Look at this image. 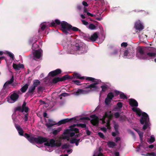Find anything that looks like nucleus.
<instances>
[{
    "label": "nucleus",
    "mask_w": 156,
    "mask_h": 156,
    "mask_svg": "<svg viewBox=\"0 0 156 156\" xmlns=\"http://www.w3.org/2000/svg\"><path fill=\"white\" fill-rule=\"evenodd\" d=\"M114 97L112 92H109L107 95V98L110 99L112 100L113 98Z\"/></svg>",
    "instance_id": "obj_30"
},
{
    "label": "nucleus",
    "mask_w": 156,
    "mask_h": 156,
    "mask_svg": "<svg viewBox=\"0 0 156 156\" xmlns=\"http://www.w3.org/2000/svg\"><path fill=\"white\" fill-rule=\"evenodd\" d=\"M85 80L94 83L90 85H88L89 83H84V84L86 86L84 85L83 86V87H85V89H78L77 91L73 93L75 95L79 96L80 94H87L90 92H97L99 91V87L97 86L99 83L96 81V79L91 77H86Z\"/></svg>",
    "instance_id": "obj_1"
},
{
    "label": "nucleus",
    "mask_w": 156,
    "mask_h": 156,
    "mask_svg": "<svg viewBox=\"0 0 156 156\" xmlns=\"http://www.w3.org/2000/svg\"><path fill=\"white\" fill-rule=\"evenodd\" d=\"M36 137H34L32 136H30L28 140L31 143H34L36 142Z\"/></svg>",
    "instance_id": "obj_31"
},
{
    "label": "nucleus",
    "mask_w": 156,
    "mask_h": 156,
    "mask_svg": "<svg viewBox=\"0 0 156 156\" xmlns=\"http://www.w3.org/2000/svg\"><path fill=\"white\" fill-rule=\"evenodd\" d=\"M76 126V124H74L69 126V128H70L71 132H75V133H79V129L77 128H75Z\"/></svg>",
    "instance_id": "obj_20"
},
{
    "label": "nucleus",
    "mask_w": 156,
    "mask_h": 156,
    "mask_svg": "<svg viewBox=\"0 0 156 156\" xmlns=\"http://www.w3.org/2000/svg\"><path fill=\"white\" fill-rule=\"evenodd\" d=\"M15 127L18 131L19 134L21 136H23L24 131L20 126L18 124H16Z\"/></svg>",
    "instance_id": "obj_17"
},
{
    "label": "nucleus",
    "mask_w": 156,
    "mask_h": 156,
    "mask_svg": "<svg viewBox=\"0 0 156 156\" xmlns=\"http://www.w3.org/2000/svg\"><path fill=\"white\" fill-rule=\"evenodd\" d=\"M29 109V108L27 107H25L24 108H22V112L24 111L25 112L27 113L28 112Z\"/></svg>",
    "instance_id": "obj_46"
},
{
    "label": "nucleus",
    "mask_w": 156,
    "mask_h": 156,
    "mask_svg": "<svg viewBox=\"0 0 156 156\" xmlns=\"http://www.w3.org/2000/svg\"><path fill=\"white\" fill-rule=\"evenodd\" d=\"M128 44L126 42H123L121 44V46L124 47H126L127 46Z\"/></svg>",
    "instance_id": "obj_57"
},
{
    "label": "nucleus",
    "mask_w": 156,
    "mask_h": 156,
    "mask_svg": "<svg viewBox=\"0 0 156 156\" xmlns=\"http://www.w3.org/2000/svg\"><path fill=\"white\" fill-rule=\"evenodd\" d=\"M61 129L60 128L58 129H57L54 130L52 132V133L54 135H57L58 133L61 131Z\"/></svg>",
    "instance_id": "obj_39"
},
{
    "label": "nucleus",
    "mask_w": 156,
    "mask_h": 156,
    "mask_svg": "<svg viewBox=\"0 0 156 156\" xmlns=\"http://www.w3.org/2000/svg\"><path fill=\"white\" fill-rule=\"evenodd\" d=\"M7 55L11 58H14V55L13 54L11 53V52L8 51L7 52Z\"/></svg>",
    "instance_id": "obj_52"
},
{
    "label": "nucleus",
    "mask_w": 156,
    "mask_h": 156,
    "mask_svg": "<svg viewBox=\"0 0 156 156\" xmlns=\"http://www.w3.org/2000/svg\"><path fill=\"white\" fill-rule=\"evenodd\" d=\"M120 97L121 99H127V97L126 95H125L124 93L123 92H121L120 94Z\"/></svg>",
    "instance_id": "obj_36"
},
{
    "label": "nucleus",
    "mask_w": 156,
    "mask_h": 156,
    "mask_svg": "<svg viewBox=\"0 0 156 156\" xmlns=\"http://www.w3.org/2000/svg\"><path fill=\"white\" fill-rule=\"evenodd\" d=\"M71 131L70 128L69 129H66L65 130L64 132V134H69Z\"/></svg>",
    "instance_id": "obj_49"
},
{
    "label": "nucleus",
    "mask_w": 156,
    "mask_h": 156,
    "mask_svg": "<svg viewBox=\"0 0 156 156\" xmlns=\"http://www.w3.org/2000/svg\"><path fill=\"white\" fill-rule=\"evenodd\" d=\"M46 26L45 25L43 24L41 26L40 29H39L38 30V32H40L41 30L42 31H43L46 28Z\"/></svg>",
    "instance_id": "obj_44"
},
{
    "label": "nucleus",
    "mask_w": 156,
    "mask_h": 156,
    "mask_svg": "<svg viewBox=\"0 0 156 156\" xmlns=\"http://www.w3.org/2000/svg\"><path fill=\"white\" fill-rule=\"evenodd\" d=\"M98 37V32H96L91 35L89 39L91 41L94 42L95 41Z\"/></svg>",
    "instance_id": "obj_21"
},
{
    "label": "nucleus",
    "mask_w": 156,
    "mask_h": 156,
    "mask_svg": "<svg viewBox=\"0 0 156 156\" xmlns=\"http://www.w3.org/2000/svg\"><path fill=\"white\" fill-rule=\"evenodd\" d=\"M111 116V115H108L107 112H105V115L103 116L102 118V120L104 119L105 120V119L106 117L109 118Z\"/></svg>",
    "instance_id": "obj_45"
},
{
    "label": "nucleus",
    "mask_w": 156,
    "mask_h": 156,
    "mask_svg": "<svg viewBox=\"0 0 156 156\" xmlns=\"http://www.w3.org/2000/svg\"><path fill=\"white\" fill-rule=\"evenodd\" d=\"M44 145L48 147H59L61 145V143L60 141L56 142L53 139H50L49 140V142H46L44 143Z\"/></svg>",
    "instance_id": "obj_7"
},
{
    "label": "nucleus",
    "mask_w": 156,
    "mask_h": 156,
    "mask_svg": "<svg viewBox=\"0 0 156 156\" xmlns=\"http://www.w3.org/2000/svg\"><path fill=\"white\" fill-rule=\"evenodd\" d=\"M13 67L16 70H19L20 68H24V65L22 64H17L13 63L12 65Z\"/></svg>",
    "instance_id": "obj_19"
},
{
    "label": "nucleus",
    "mask_w": 156,
    "mask_h": 156,
    "mask_svg": "<svg viewBox=\"0 0 156 156\" xmlns=\"http://www.w3.org/2000/svg\"><path fill=\"white\" fill-rule=\"evenodd\" d=\"M42 51L41 49H38L34 51L33 53L34 59L36 60L40 58L42 56Z\"/></svg>",
    "instance_id": "obj_11"
},
{
    "label": "nucleus",
    "mask_w": 156,
    "mask_h": 156,
    "mask_svg": "<svg viewBox=\"0 0 156 156\" xmlns=\"http://www.w3.org/2000/svg\"><path fill=\"white\" fill-rule=\"evenodd\" d=\"M106 126L108 129H110L111 127L110 126V123L109 121H108L106 123Z\"/></svg>",
    "instance_id": "obj_59"
},
{
    "label": "nucleus",
    "mask_w": 156,
    "mask_h": 156,
    "mask_svg": "<svg viewBox=\"0 0 156 156\" xmlns=\"http://www.w3.org/2000/svg\"><path fill=\"white\" fill-rule=\"evenodd\" d=\"M19 97V95L17 93H14L11 95L10 98L12 101L13 102H14L17 101Z\"/></svg>",
    "instance_id": "obj_16"
},
{
    "label": "nucleus",
    "mask_w": 156,
    "mask_h": 156,
    "mask_svg": "<svg viewBox=\"0 0 156 156\" xmlns=\"http://www.w3.org/2000/svg\"><path fill=\"white\" fill-rule=\"evenodd\" d=\"M140 122L142 124L144 125L143 128L144 130H145L149 126V118L148 115L145 112H143L142 114V117L140 119Z\"/></svg>",
    "instance_id": "obj_4"
},
{
    "label": "nucleus",
    "mask_w": 156,
    "mask_h": 156,
    "mask_svg": "<svg viewBox=\"0 0 156 156\" xmlns=\"http://www.w3.org/2000/svg\"><path fill=\"white\" fill-rule=\"evenodd\" d=\"M137 133L139 136L140 140L142 141L143 137L144 135L143 132H141L140 130H139V131H138Z\"/></svg>",
    "instance_id": "obj_34"
},
{
    "label": "nucleus",
    "mask_w": 156,
    "mask_h": 156,
    "mask_svg": "<svg viewBox=\"0 0 156 156\" xmlns=\"http://www.w3.org/2000/svg\"><path fill=\"white\" fill-rule=\"evenodd\" d=\"M55 123H50V122H48V123H47L46 124V126L48 128H51V127L53 126L54 125H55Z\"/></svg>",
    "instance_id": "obj_43"
},
{
    "label": "nucleus",
    "mask_w": 156,
    "mask_h": 156,
    "mask_svg": "<svg viewBox=\"0 0 156 156\" xmlns=\"http://www.w3.org/2000/svg\"><path fill=\"white\" fill-rule=\"evenodd\" d=\"M75 132H70L69 134L70 136L72 137H73L74 136H75Z\"/></svg>",
    "instance_id": "obj_64"
},
{
    "label": "nucleus",
    "mask_w": 156,
    "mask_h": 156,
    "mask_svg": "<svg viewBox=\"0 0 156 156\" xmlns=\"http://www.w3.org/2000/svg\"><path fill=\"white\" fill-rule=\"evenodd\" d=\"M76 125L77 127H80L82 128H85L86 129L87 128L86 127V125L85 124L77 123L76 124Z\"/></svg>",
    "instance_id": "obj_33"
},
{
    "label": "nucleus",
    "mask_w": 156,
    "mask_h": 156,
    "mask_svg": "<svg viewBox=\"0 0 156 156\" xmlns=\"http://www.w3.org/2000/svg\"><path fill=\"white\" fill-rule=\"evenodd\" d=\"M72 82H73L74 84L77 85H81L80 83V81L79 80H73V81Z\"/></svg>",
    "instance_id": "obj_48"
},
{
    "label": "nucleus",
    "mask_w": 156,
    "mask_h": 156,
    "mask_svg": "<svg viewBox=\"0 0 156 156\" xmlns=\"http://www.w3.org/2000/svg\"><path fill=\"white\" fill-rule=\"evenodd\" d=\"M98 136L101 138L104 139L105 137L103 134L101 132H98Z\"/></svg>",
    "instance_id": "obj_50"
},
{
    "label": "nucleus",
    "mask_w": 156,
    "mask_h": 156,
    "mask_svg": "<svg viewBox=\"0 0 156 156\" xmlns=\"http://www.w3.org/2000/svg\"><path fill=\"white\" fill-rule=\"evenodd\" d=\"M74 49L78 53L80 54L84 53L87 52V47L84 44L81 45V44L76 43L73 46Z\"/></svg>",
    "instance_id": "obj_5"
},
{
    "label": "nucleus",
    "mask_w": 156,
    "mask_h": 156,
    "mask_svg": "<svg viewBox=\"0 0 156 156\" xmlns=\"http://www.w3.org/2000/svg\"><path fill=\"white\" fill-rule=\"evenodd\" d=\"M28 114H26L25 115L24 117V121L25 122H27V121L28 119Z\"/></svg>",
    "instance_id": "obj_55"
},
{
    "label": "nucleus",
    "mask_w": 156,
    "mask_h": 156,
    "mask_svg": "<svg viewBox=\"0 0 156 156\" xmlns=\"http://www.w3.org/2000/svg\"><path fill=\"white\" fill-rule=\"evenodd\" d=\"M29 85L28 84H26L20 89V90L23 93L25 92L28 88Z\"/></svg>",
    "instance_id": "obj_26"
},
{
    "label": "nucleus",
    "mask_w": 156,
    "mask_h": 156,
    "mask_svg": "<svg viewBox=\"0 0 156 156\" xmlns=\"http://www.w3.org/2000/svg\"><path fill=\"white\" fill-rule=\"evenodd\" d=\"M35 88H36L34 87L32 85L31 86L29 87L28 90V91L27 93H33L34 92Z\"/></svg>",
    "instance_id": "obj_28"
},
{
    "label": "nucleus",
    "mask_w": 156,
    "mask_h": 156,
    "mask_svg": "<svg viewBox=\"0 0 156 156\" xmlns=\"http://www.w3.org/2000/svg\"><path fill=\"white\" fill-rule=\"evenodd\" d=\"M25 138L27 139L28 140L30 137V135L27 133H24V135L23 134V136Z\"/></svg>",
    "instance_id": "obj_60"
},
{
    "label": "nucleus",
    "mask_w": 156,
    "mask_h": 156,
    "mask_svg": "<svg viewBox=\"0 0 156 156\" xmlns=\"http://www.w3.org/2000/svg\"><path fill=\"white\" fill-rule=\"evenodd\" d=\"M81 21L83 24L85 25H87L88 24V22L85 20H82Z\"/></svg>",
    "instance_id": "obj_61"
},
{
    "label": "nucleus",
    "mask_w": 156,
    "mask_h": 156,
    "mask_svg": "<svg viewBox=\"0 0 156 156\" xmlns=\"http://www.w3.org/2000/svg\"><path fill=\"white\" fill-rule=\"evenodd\" d=\"M134 52L133 51H131L130 49L128 48L124 51V53L123 54V55L122 56L124 58H126L127 56L128 57L129 56L133 57L134 56Z\"/></svg>",
    "instance_id": "obj_12"
},
{
    "label": "nucleus",
    "mask_w": 156,
    "mask_h": 156,
    "mask_svg": "<svg viewBox=\"0 0 156 156\" xmlns=\"http://www.w3.org/2000/svg\"><path fill=\"white\" fill-rule=\"evenodd\" d=\"M72 121H74L75 122L76 121V119L75 117L70 119L67 118L61 120L59 121L57 124L58 126H60L62 124H64L67 122Z\"/></svg>",
    "instance_id": "obj_10"
},
{
    "label": "nucleus",
    "mask_w": 156,
    "mask_h": 156,
    "mask_svg": "<svg viewBox=\"0 0 156 156\" xmlns=\"http://www.w3.org/2000/svg\"><path fill=\"white\" fill-rule=\"evenodd\" d=\"M114 92L115 94V96H118L120 94V93H121V92H120V91L117 90H115Z\"/></svg>",
    "instance_id": "obj_62"
},
{
    "label": "nucleus",
    "mask_w": 156,
    "mask_h": 156,
    "mask_svg": "<svg viewBox=\"0 0 156 156\" xmlns=\"http://www.w3.org/2000/svg\"><path fill=\"white\" fill-rule=\"evenodd\" d=\"M72 30L73 31H78L80 33L81 32V31L80 30L74 27H73Z\"/></svg>",
    "instance_id": "obj_47"
},
{
    "label": "nucleus",
    "mask_w": 156,
    "mask_h": 156,
    "mask_svg": "<svg viewBox=\"0 0 156 156\" xmlns=\"http://www.w3.org/2000/svg\"><path fill=\"white\" fill-rule=\"evenodd\" d=\"M136 29L139 31H141L144 28V27L142 24L139 22H136L135 25Z\"/></svg>",
    "instance_id": "obj_15"
},
{
    "label": "nucleus",
    "mask_w": 156,
    "mask_h": 156,
    "mask_svg": "<svg viewBox=\"0 0 156 156\" xmlns=\"http://www.w3.org/2000/svg\"><path fill=\"white\" fill-rule=\"evenodd\" d=\"M88 28L91 30H93L96 29V26L93 24H90Z\"/></svg>",
    "instance_id": "obj_41"
},
{
    "label": "nucleus",
    "mask_w": 156,
    "mask_h": 156,
    "mask_svg": "<svg viewBox=\"0 0 156 156\" xmlns=\"http://www.w3.org/2000/svg\"><path fill=\"white\" fill-rule=\"evenodd\" d=\"M101 93L102 92H104L107 89L108 86L107 85H104L101 86Z\"/></svg>",
    "instance_id": "obj_29"
},
{
    "label": "nucleus",
    "mask_w": 156,
    "mask_h": 156,
    "mask_svg": "<svg viewBox=\"0 0 156 156\" xmlns=\"http://www.w3.org/2000/svg\"><path fill=\"white\" fill-rule=\"evenodd\" d=\"M155 140V139L154 136L153 135L151 136L149 140V141L150 142V143H151L154 142Z\"/></svg>",
    "instance_id": "obj_42"
},
{
    "label": "nucleus",
    "mask_w": 156,
    "mask_h": 156,
    "mask_svg": "<svg viewBox=\"0 0 156 156\" xmlns=\"http://www.w3.org/2000/svg\"><path fill=\"white\" fill-rule=\"evenodd\" d=\"M132 110L134 112H136V115L139 116L141 115L143 112H142V111L139 108H133Z\"/></svg>",
    "instance_id": "obj_23"
},
{
    "label": "nucleus",
    "mask_w": 156,
    "mask_h": 156,
    "mask_svg": "<svg viewBox=\"0 0 156 156\" xmlns=\"http://www.w3.org/2000/svg\"><path fill=\"white\" fill-rule=\"evenodd\" d=\"M128 102L129 105L131 107H137L138 106V103L134 99L131 98L128 100Z\"/></svg>",
    "instance_id": "obj_14"
},
{
    "label": "nucleus",
    "mask_w": 156,
    "mask_h": 156,
    "mask_svg": "<svg viewBox=\"0 0 156 156\" xmlns=\"http://www.w3.org/2000/svg\"><path fill=\"white\" fill-rule=\"evenodd\" d=\"M73 75V76H72L73 77L72 79L74 78H75L80 80H84L85 79V78L86 77L84 76H81V75L80 74L76 73H74Z\"/></svg>",
    "instance_id": "obj_18"
},
{
    "label": "nucleus",
    "mask_w": 156,
    "mask_h": 156,
    "mask_svg": "<svg viewBox=\"0 0 156 156\" xmlns=\"http://www.w3.org/2000/svg\"><path fill=\"white\" fill-rule=\"evenodd\" d=\"M115 117L116 118H118L119 117L120 114L119 113L116 112L114 114Z\"/></svg>",
    "instance_id": "obj_54"
},
{
    "label": "nucleus",
    "mask_w": 156,
    "mask_h": 156,
    "mask_svg": "<svg viewBox=\"0 0 156 156\" xmlns=\"http://www.w3.org/2000/svg\"><path fill=\"white\" fill-rule=\"evenodd\" d=\"M62 72L61 70L59 69L50 72L48 74L49 76L53 77L57 76L60 74Z\"/></svg>",
    "instance_id": "obj_13"
},
{
    "label": "nucleus",
    "mask_w": 156,
    "mask_h": 156,
    "mask_svg": "<svg viewBox=\"0 0 156 156\" xmlns=\"http://www.w3.org/2000/svg\"><path fill=\"white\" fill-rule=\"evenodd\" d=\"M107 143L108 146L110 148H113L116 145V144L113 141H109Z\"/></svg>",
    "instance_id": "obj_25"
},
{
    "label": "nucleus",
    "mask_w": 156,
    "mask_h": 156,
    "mask_svg": "<svg viewBox=\"0 0 156 156\" xmlns=\"http://www.w3.org/2000/svg\"><path fill=\"white\" fill-rule=\"evenodd\" d=\"M82 4L84 6H88V4L85 1H83V2Z\"/></svg>",
    "instance_id": "obj_63"
},
{
    "label": "nucleus",
    "mask_w": 156,
    "mask_h": 156,
    "mask_svg": "<svg viewBox=\"0 0 156 156\" xmlns=\"http://www.w3.org/2000/svg\"><path fill=\"white\" fill-rule=\"evenodd\" d=\"M22 108L21 106H17L14 109V112H16V111H19L22 112Z\"/></svg>",
    "instance_id": "obj_40"
},
{
    "label": "nucleus",
    "mask_w": 156,
    "mask_h": 156,
    "mask_svg": "<svg viewBox=\"0 0 156 156\" xmlns=\"http://www.w3.org/2000/svg\"><path fill=\"white\" fill-rule=\"evenodd\" d=\"M137 51L136 55L140 59H146L147 55L150 57H156V49L152 47L140 46L137 48Z\"/></svg>",
    "instance_id": "obj_2"
},
{
    "label": "nucleus",
    "mask_w": 156,
    "mask_h": 156,
    "mask_svg": "<svg viewBox=\"0 0 156 156\" xmlns=\"http://www.w3.org/2000/svg\"><path fill=\"white\" fill-rule=\"evenodd\" d=\"M69 95V94L68 93L65 92L59 95V98L60 100H62V97H65L68 96Z\"/></svg>",
    "instance_id": "obj_32"
},
{
    "label": "nucleus",
    "mask_w": 156,
    "mask_h": 156,
    "mask_svg": "<svg viewBox=\"0 0 156 156\" xmlns=\"http://www.w3.org/2000/svg\"><path fill=\"white\" fill-rule=\"evenodd\" d=\"M119 127V126L118 125L116 124H114V128L115 130V132L118 134L119 133V132L118 131Z\"/></svg>",
    "instance_id": "obj_35"
},
{
    "label": "nucleus",
    "mask_w": 156,
    "mask_h": 156,
    "mask_svg": "<svg viewBox=\"0 0 156 156\" xmlns=\"http://www.w3.org/2000/svg\"><path fill=\"white\" fill-rule=\"evenodd\" d=\"M61 30L66 35L69 34V31L72 30L73 27L65 21L61 22Z\"/></svg>",
    "instance_id": "obj_3"
},
{
    "label": "nucleus",
    "mask_w": 156,
    "mask_h": 156,
    "mask_svg": "<svg viewBox=\"0 0 156 156\" xmlns=\"http://www.w3.org/2000/svg\"><path fill=\"white\" fill-rule=\"evenodd\" d=\"M86 134L87 135L89 136L90 135L91 132L88 129L87 127L86 129Z\"/></svg>",
    "instance_id": "obj_53"
},
{
    "label": "nucleus",
    "mask_w": 156,
    "mask_h": 156,
    "mask_svg": "<svg viewBox=\"0 0 156 156\" xmlns=\"http://www.w3.org/2000/svg\"><path fill=\"white\" fill-rule=\"evenodd\" d=\"M73 78L72 76L68 75H65L62 77H56L54 78L51 81V83L52 84H55L59 81H63L69 79Z\"/></svg>",
    "instance_id": "obj_6"
},
{
    "label": "nucleus",
    "mask_w": 156,
    "mask_h": 156,
    "mask_svg": "<svg viewBox=\"0 0 156 156\" xmlns=\"http://www.w3.org/2000/svg\"><path fill=\"white\" fill-rule=\"evenodd\" d=\"M90 118L92 119L90 122L94 126L97 125L99 123V119L95 115H93L90 116Z\"/></svg>",
    "instance_id": "obj_9"
},
{
    "label": "nucleus",
    "mask_w": 156,
    "mask_h": 156,
    "mask_svg": "<svg viewBox=\"0 0 156 156\" xmlns=\"http://www.w3.org/2000/svg\"><path fill=\"white\" fill-rule=\"evenodd\" d=\"M127 132H128V133H129L132 136H133V138H135V137H136L133 131H132L130 129H128L127 130Z\"/></svg>",
    "instance_id": "obj_38"
},
{
    "label": "nucleus",
    "mask_w": 156,
    "mask_h": 156,
    "mask_svg": "<svg viewBox=\"0 0 156 156\" xmlns=\"http://www.w3.org/2000/svg\"><path fill=\"white\" fill-rule=\"evenodd\" d=\"M61 22H60L59 20L56 19L55 20V22L53 21L51 23L50 26L51 27H55L57 25H59L60 24L61 25Z\"/></svg>",
    "instance_id": "obj_24"
},
{
    "label": "nucleus",
    "mask_w": 156,
    "mask_h": 156,
    "mask_svg": "<svg viewBox=\"0 0 156 156\" xmlns=\"http://www.w3.org/2000/svg\"><path fill=\"white\" fill-rule=\"evenodd\" d=\"M117 106L119 108H122V103L120 102H119L117 103Z\"/></svg>",
    "instance_id": "obj_56"
},
{
    "label": "nucleus",
    "mask_w": 156,
    "mask_h": 156,
    "mask_svg": "<svg viewBox=\"0 0 156 156\" xmlns=\"http://www.w3.org/2000/svg\"><path fill=\"white\" fill-rule=\"evenodd\" d=\"M69 145L65 144H63L62 146V149L68 148L69 147Z\"/></svg>",
    "instance_id": "obj_51"
},
{
    "label": "nucleus",
    "mask_w": 156,
    "mask_h": 156,
    "mask_svg": "<svg viewBox=\"0 0 156 156\" xmlns=\"http://www.w3.org/2000/svg\"><path fill=\"white\" fill-rule=\"evenodd\" d=\"M41 83L40 81L38 80H34L33 82V86L35 88L37 87L38 85H40Z\"/></svg>",
    "instance_id": "obj_27"
},
{
    "label": "nucleus",
    "mask_w": 156,
    "mask_h": 156,
    "mask_svg": "<svg viewBox=\"0 0 156 156\" xmlns=\"http://www.w3.org/2000/svg\"><path fill=\"white\" fill-rule=\"evenodd\" d=\"M76 140H77V139L73 138L70 140V143L71 144H74L76 142Z\"/></svg>",
    "instance_id": "obj_58"
},
{
    "label": "nucleus",
    "mask_w": 156,
    "mask_h": 156,
    "mask_svg": "<svg viewBox=\"0 0 156 156\" xmlns=\"http://www.w3.org/2000/svg\"><path fill=\"white\" fill-rule=\"evenodd\" d=\"M49 138L46 137H44L42 136H38L37 137H36V143L37 144H41L44 143L49 142Z\"/></svg>",
    "instance_id": "obj_8"
},
{
    "label": "nucleus",
    "mask_w": 156,
    "mask_h": 156,
    "mask_svg": "<svg viewBox=\"0 0 156 156\" xmlns=\"http://www.w3.org/2000/svg\"><path fill=\"white\" fill-rule=\"evenodd\" d=\"M111 100L106 98L105 99V104L107 105H109L110 103V102L111 101Z\"/></svg>",
    "instance_id": "obj_37"
},
{
    "label": "nucleus",
    "mask_w": 156,
    "mask_h": 156,
    "mask_svg": "<svg viewBox=\"0 0 156 156\" xmlns=\"http://www.w3.org/2000/svg\"><path fill=\"white\" fill-rule=\"evenodd\" d=\"M14 81V76L12 75L9 80L6 82L3 85V88L5 89L9 85L12 84Z\"/></svg>",
    "instance_id": "obj_22"
}]
</instances>
